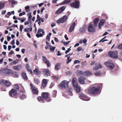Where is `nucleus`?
Segmentation results:
<instances>
[{"label":"nucleus","instance_id":"1a4fd4ad","mask_svg":"<svg viewBox=\"0 0 122 122\" xmlns=\"http://www.w3.org/2000/svg\"><path fill=\"white\" fill-rule=\"evenodd\" d=\"M17 94V91L15 89H12L9 92V95L11 97H15Z\"/></svg>","mask_w":122,"mask_h":122},{"label":"nucleus","instance_id":"9d476101","mask_svg":"<svg viewBox=\"0 0 122 122\" xmlns=\"http://www.w3.org/2000/svg\"><path fill=\"white\" fill-rule=\"evenodd\" d=\"M79 2L78 0L77 1H75V2H73L70 4V5L72 7H73L75 8H78L79 7Z\"/></svg>","mask_w":122,"mask_h":122},{"label":"nucleus","instance_id":"4c0bfd02","mask_svg":"<svg viewBox=\"0 0 122 122\" xmlns=\"http://www.w3.org/2000/svg\"><path fill=\"white\" fill-rule=\"evenodd\" d=\"M5 4L4 3L0 2V10L3 8Z\"/></svg>","mask_w":122,"mask_h":122},{"label":"nucleus","instance_id":"a878e982","mask_svg":"<svg viewBox=\"0 0 122 122\" xmlns=\"http://www.w3.org/2000/svg\"><path fill=\"white\" fill-rule=\"evenodd\" d=\"M99 20V19L98 18H97L95 19L94 20V26L95 27L97 26L98 22Z\"/></svg>","mask_w":122,"mask_h":122},{"label":"nucleus","instance_id":"13d9d810","mask_svg":"<svg viewBox=\"0 0 122 122\" xmlns=\"http://www.w3.org/2000/svg\"><path fill=\"white\" fill-rule=\"evenodd\" d=\"M69 41L66 42H63V43L64 44L65 46H66L69 43Z\"/></svg>","mask_w":122,"mask_h":122},{"label":"nucleus","instance_id":"09e8293b","mask_svg":"<svg viewBox=\"0 0 122 122\" xmlns=\"http://www.w3.org/2000/svg\"><path fill=\"white\" fill-rule=\"evenodd\" d=\"M87 42V40L86 39H84L83 40V43L85 45H86Z\"/></svg>","mask_w":122,"mask_h":122},{"label":"nucleus","instance_id":"2f4dec72","mask_svg":"<svg viewBox=\"0 0 122 122\" xmlns=\"http://www.w3.org/2000/svg\"><path fill=\"white\" fill-rule=\"evenodd\" d=\"M9 2H11L12 5H16L18 3L17 1L13 0H9Z\"/></svg>","mask_w":122,"mask_h":122},{"label":"nucleus","instance_id":"0eeeda50","mask_svg":"<svg viewBox=\"0 0 122 122\" xmlns=\"http://www.w3.org/2000/svg\"><path fill=\"white\" fill-rule=\"evenodd\" d=\"M79 97L82 100L85 101H88L90 98L88 97L85 95L83 93H80L79 94Z\"/></svg>","mask_w":122,"mask_h":122},{"label":"nucleus","instance_id":"7ed1b4c3","mask_svg":"<svg viewBox=\"0 0 122 122\" xmlns=\"http://www.w3.org/2000/svg\"><path fill=\"white\" fill-rule=\"evenodd\" d=\"M108 55L111 58L117 59L118 57V53L117 51H111L108 52Z\"/></svg>","mask_w":122,"mask_h":122},{"label":"nucleus","instance_id":"6e6552de","mask_svg":"<svg viewBox=\"0 0 122 122\" xmlns=\"http://www.w3.org/2000/svg\"><path fill=\"white\" fill-rule=\"evenodd\" d=\"M96 28L94 25L93 26V24H90L88 26V30L89 32H93L95 31Z\"/></svg>","mask_w":122,"mask_h":122},{"label":"nucleus","instance_id":"774afa93","mask_svg":"<svg viewBox=\"0 0 122 122\" xmlns=\"http://www.w3.org/2000/svg\"><path fill=\"white\" fill-rule=\"evenodd\" d=\"M64 37L66 40H68V37H67V35H65Z\"/></svg>","mask_w":122,"mask_h":122},{"label":"nucleus","instance_id":"4468645a","mask_svg":"<svg viewBox=\"0 0 122 122\" xmlns=\"http://www.w3.org/2000/svg\"><path fill=\"white\" fill-rule=\"evenodd\" d=\"M66 7L65 6H63L61 7L59 9L55 12V14H58L63 12L65 9Z\"/></svg>","mask_w":122,"mask_h":122},{"label":"nucleus","instance_id":"ddd939ff","mask_svg":"<svg viewBox=\"0 0 122 122\" xmlns=\"http://www.w3.org/2000/svg\"><path fill=\"white\" fill-rule=\"evenodd\" d=\"M42 60L43 62L47 64L48 67H49L50 66V63L47 60L46 57L44 56H42Z\"/></svg>","mask_w":122,"mask_h":122},{"label":"nucleus","instance_id":"5fc2aeb1","mask_svg":"<svg viewBox=\"0 0 122 122\" xmlns=\"http://www.w3.org/2000/svg\"><path fill=\"white\" fill-rule=\"evenodd\" d=\"M101 74L100 72H97L95 73V74L96 76H99Z\"/></svg>","mask_w":122,"mask_h":122},{"label":"nucleus","instance_id":"0e129e2a","mask_svg":"<svg viewBox=\"0 0 122 122\" xmlns=\"http://www.w3.org/2000/svg\"><path fill=\"white\" fill-rule=\"evenodd\" d=\"M86 61H85V62H83L82 63V65L83 66H86Z\"/></svg>","mask_w":122,"mask_h":122},{"label":"nucleus","instance_id":"5701e85b","mask_svg":"<svg viewBox=\"0 0 122 122\" xmlns=\"http://www.w3.org/2000/svg\"><path fill=\"white\" fill-rule=\"evenodd\" d=\"M34 72L36 75H39L41 73V72L40 71H39V70L36 68L33 71Z\"/></svg>","mask_w":122,"mask_h":122},{"label":"nucleus","instance_id":"c9c22d12","mask_svg":"<svg viewBox=\"0 0 122 122\" xmlns=\"http://www.w3.org/2000/svg\"><path fill=\"white\" fill-rule=\"evenodd\" d=\"M71 0H64L61 3V4H67L69 3Z\"/></svg>","mask_w":122,"mask_h":122},{"label":"nucleus","instance_id":"f3484780","mask_svg":"<svg viewBox=\"0 0 122 122\" xmlns=\"http://www.w3.org/2000/svg\"><path fill=\"white\" fill-rule=\"evenodd\" d=\"M85 80H86V79L85 77L81 76L79 78L78 81L80 83L82 84L84 83Z\"/></svg>","mask_w":122,"mask_h":122},{"label":"nucleus","instance_id":"dca6fc26","mask_svg":"<svg viewBox=\"0 0 122 122\" xmlns=\"http://www.w3.org/2000/svg\"><path fill=\"white\" fill-rule=\"evenodd\" d=\"M76 23L75 22H73L70 27L69 29V32H71L74 30L75 27Z\"/></svg>","mask_w":122,"mask_h":122},{"label":"nucleus","instance_id":"f03ea898","mask_svg":"<svg viewBox=\"0 0 122 122\" xmlns=\"http://www.w3.org/2000/svg\"><path fill=\"white\" fill-rule=\"evenodd\" d=\"M72 83L75 90L78 92L80 91V89L78 85L76 79L75 78H73L72 80Z\"/></svg>","mask_w":122,"mask_h":122},{"label":"nucleus","instance_id":"20e7f679","mask_svg":"<svg viewBox=\"0 0 122 122\" xmlns=\"http://www.w3.org/2000/svg\"><path fill=\"white\" fill-rule=\"evenodd\" d=\"M105 64L109 69L111 70L113 69L114 65L112 61H108L105 63Z\"/></svg>","mask_w":122,"mask_h":122},{"label":"nucleus","instance_id":"e433bc0d","mask_svg":"<svg viewBox=\"0 0 122 122\" xmlns=\"http://www.w3.org/2000/svg\"><path fill=\"white\" fill-rule=\"evenodd\" d=\"M49 47L51 51L52 52H53L54 51L56 48V47H51V45H49Z\"/></svg>","mask_w":122,"mask_h":122},{"label":"nucleus","instance_id":"7c9ffc66","mask_svg":"<svg viewBox=\"0 0 122 122\" xmlns=\"http://www.w3.org/2000/svg\"><path fill=\"white\" fill-rule=\"evenodd\" d=\"M60 64L57 63L55 66V69L56 70H58L60 68Z\"/></svg>","mask_w":122,"mask_h":122},{"label":"nucleus","instance_id":"f257e3e1","mask_svg":"<svg viewBox=\"0 0 122 122\" xmlns=\"http://www.w3.org/2000/svg\"><path fill=\"white\" fill-rule=\"evenodd\" d=\"M102 86V84H100L96 87L94 86L91 87L89 89L88 92L89 93L92 94H97L99 91L100 87Z\"/></svg>","mask_w":122,"mask_h":122},{"label":"nucleus","instance_id":"9b49d317","mask_svg":"<svg viewBox=\"0 0 122 122\" xmlns=\"http://www.w3.org/2000/svg\"><path fill=\"white\" fill-rule=\"evenodd\" d=\"M30 85L33 93L34 94H38V91L37 88L33 86V85L31 83L30 84Z\"/></svg>","mask_w":122,"mask_h":122},{"label":"nucleus","instance_id":"a18cd8bd","mask_svg":"<svg viewBox=\"0 0 122 122\" xmlns=\"http://www.w3.org/2000/svg\"><path fill=\"white\" fill-rule=\"evenodd\" d=\"M14 87L17 90L19 89V88L18 84H16V85H14Z\"/></svg>","mask_w":122,"mask_h":122},{"label":"nucleus","instance_id":"2eb2a0df","mask_svg":"<svg viewBox=\"0 0 122 122\" xmlns=\"http://www.w3.org/2000/svg\"><path fill=\"white\" fill-rule=\"evenodd\" d=\"M105 21V20L104 19H102L100 20L98 25V27L99 29L101 28V27L103 25Z\"/></svg>","mask_w":122,"mask_h":122},{"label":"nucleus","instance_id":"69168bd1","mask_svg":"<svg viewBox=\"0 0 122 122\" xmlns=\"http://www.w3.org/2000/svg\"><path fill=\"white\" fill-rule=\"evenodd\" d=\"M11 48V46L10 45H9L8 47V49L9 51H10Z\"/></svg>","mask_w":122,"mask_h":122},{"label":"nucleus","instance_id":"ea45409f","mask_svg":"<svg viewBox=\"0 0 122 122\" xmlns=\"http://www.w3.org/2000/svg\"><path fill=\"white\" fill-rule=\"evenodd\" d=\"M25 9L26 10V12H28L30 11V7L28 6H25Z\"/></svg>","mask_w":122,"mask_h":122},{"label":"nucleus","instance_id":"bb28decb","mask_svg":"<svg viewBox=\"0 0 122 122\" xmlns=\"http://www.w3.org/2000/svg\"><path fill=\"white\" fill-rule=\"evenodd\" d=\"M22 75L23 78L25 80H28V78L26 75V73H25L24 72H22Z\"/></svg>","mask_w":122,"mask_h":122},{"label":"nucleus","instance_id":"49530a36","mask_svg":"<svg viewBox=\"0 0 122 122\" xmlns=\"http://www.w3.org/2000/svg\"><path fill=\"white\" fill-rule=\"evenodd\" d=\"M80 63V61L79 60H76L74 61V64L79 63Z\"/></svg>","mask_w":122,"mask_h":122},{"label":"nucleus","instance_id":"58836bf2","mask_svg":"<svg viewBox=\"0 0 122 122\" xmlns=\"http://www.w3.org/2000/svg\"><path fill=\"white\" fill-rule=\"evenodd\" d=\"M70 56H68L67 59V61H66V63L67 64L69 63L71 61L72 59L70 58Z\"/></svg>","mask_w":122,"mask_h":122},{"label":"nucleus","instance_id":"4be33fe9","mask_svg":"<svg viewBox=\"0 0 122 122\" xmlns=\"http://www.w3.org/2000/svg\"><path fill=\"white\" fill-rule=\"evenodd\" d=\"M21 67L22 66L21 65H19L16 66H14L13 67V68L15 70H19L21 68Z\"/></svg>","mask_w":122,"mask_h":122},{"label":"nucleus","instance_id":"72a5a7b5","mask_svg":"<svg viewBox=\"0 0 122 122\" xmlns=\"http://www.w3.org/2000/svg\"><path fill=\"white\" fill-rule=\"evenodd\" d=\"M51 32H50L47 35L46 39V40L48 41H50V36H51Z\"/></svg>","mask_w":122,"mask_h":122},{"label":"nucleus","instance_id":"423d86ee","mask_svg":"<svg viewBox=\"0 0 122 122\" xmlns=\"http://www.w3.org/2000/svg\"><path fill=\"white\" fill-rule=\"evenodd\" d=\"M67 19V16L66 15H64L62 18H60L57 20V22L58 24L64 23L66 21Z\"/></svg>","mask_w":122,"mask_h":122},{"label":"nucleus","instance_id":"052dcab7","mask_svg":"<svg viewBox=\"0 0 122 122\" xmlns=\"http://www.w3.org/2000/svg\"><path fill=\"white\" fill-rule=\"evenodd\" d=\"M56 23L54 22H52L51 25V26L52 27L56 25Z\"/></svg>","mask_w":122,"mask_h":122},{"label":"nucleus","instance_id":"603ef678","mask_svg":"<svg viewBox=\"0 0 122 122\" xmlns=\"http://www.w3.org/2000/svg\"><path fill=\"white\" fill-rule=\"evenodd\" d=\"M82 49V48L81 47H79L77 48V50L78 51H81Z\"/></svg>","mask_w":122,"mask_h":122},{"label":"nucleus","instance_id":"c03bdc74","mask_svg":"<svg viewBox=\"0 0 122 122\" xmlns=\"http://www.w3.org/2000/svg\"><path fill=\"white\" fill-rule=\"evenodd\" d=\"M13 75L14 76H17L19 75V73L16 72H14L13 73Z\"/></svg>","mask_w":122,"mask_h":122},{"label":"nucleus","instance_id":"b1692460","mask_svg":"<svg viewBox=\"0 0 122 122\" xmlns=\"http://www.w3.org/2000/svg\"><path fill=\"white\" fill-rule=\"evenodd\" d=\"M11 71L10 70L8 69H5L3 71V73L5 74H8Z\"/></svg>","mask_w":122,"mask_h":122},{"label":"nucleus","instance_id":"680f3d73","mask_svg":"<svg viewBox=\"0 0 122 122\" xmlns=\"http://www.w3.org/2000/svg\"><path fill=\"white\" fill-rule=\"evenodd\" d=\"M42 29H39L38 30L37 33H40L41 32L42 30Z\"/></svg>","mask_w":122,"mask_h":122},{"label":"nucleus","instance_id":"393cba45","mask_svg":"<svg viewBox=\"0 0 122 122\" xmlns=\"http://www.w3.org/2000/svg\"><path fill=\"white\" fill-rule=\"evenodd\" d=\"M84 72L80 70H78L76 72V74L78 76L84 75Z\"/></svg>","mask_w":122,"mask_h":122},{"label":"nucleus","instance_id":"338daca9","mask_svg":"<svg viewBox=\"0 0 122 122\" xmlns=\"http://www.w3.org/2000/svg\"><path fill=\"white\" fill-rule=\"evenodd\" d=\"M7 40L8 41H10L11 39V37L8 36H7Z\"/></svg>","mask_w":122,"mask_h":122},{"label":"nucleus","instance_id":"412c9836","mask_svg":"<svg viewBox=\"0 0 122 122\" xmlns=\"http://www.w3.org/2000/svg\"><path fill=\"white\" fill-rule=\"evenodd\" d=\"M96 66L94 67L93 68V70H97L99 69L102 68V66L101 64H98L97 65H96Z\"/></svg>","mask_w":122,"mask_h":122},{"label":"nucleus","instance_id":"3c124183","mask_svg":"<svg viewBox=\"0 0 122 122\" xmlns=\"http://www.w3.org/2000/svg\"><path fill=\"white\" fill-rule=\"evenodd\" d=\"M118 48L120 50H122V43L118 46Z\"/></svg>","mask_w":122,"mask_h":122},{"label":"nucleus","instance_id":"6e6d98bb","mask_svg":"<svg viewBox=\"0 0 122 122\" xmlns=\"http://www.w3.org/2000/svg\"><path fill=\"white\" fill-rule=\"evenodd\" d=\"M23 26L22 25H20V30L21 32H22V30L23 28Z\"/></svg>","mask_w":122,"mask_h":122},{"label":"nucleus","instance_id":"4d7b16f0","mask_svg":"<svg viewBox=\"0 0 122 122\" xmlns=\"http://www.w3.org/2000/svg\"><path fill=\"white\" fill-rule=\"evenodd\" d=\"M29 28H27V29L25 28L24 30V31L26 32H29Z\"/></svg>","mask_w":122,"mask_h":122},{"label":"nucleus","instance_id":"473e14b6","mask_svg":"<svg viewBox=\"0 0 122 122\" xmlns=\"http://www.w3.org/2000/svg\"><path fill=\"white\" fill-rule=\"evenodd\" d=\"M86 30V29L85 27H82L80 29V32H84Z\"/></svg>","mask_w":122,"mask_h":122},{"label":"nucleus","instance_id":"bf43d9fd","mask_svg":"<svg viewBox=\"0 0 122 122\" xmlns=\"http://www.w3.org/2000/svg\"><path fill=\"white\" fill-rule=\"evenodd\" d=\"M18 61L17 60L14 61H13V63L15 64H16L17 63Z\"/></svg>","mask_w":122,"mask_h":122},{"label":"nucleus","instance_id":"f704fd0d","mask_svg":"<svg viewBox=\"0 0 122 122\" xmlns=\"http://www.w3.org/2000/svg\"><path fill=\"white\" fill-rule=\"evenodd\" d=\"M72 88H70L68 90V93L71 96H72L73 95L72 93Z\"/></svg>","mask_w":122,"mask_h":122},{"label":"nucleus","instance_id":"de8ad7c7","mask_svg":"<svg viewBox=\"0 0 122 122\" xmlns=\"http://www.w3.org/2000/svg\"><path fill=\"white\" fill-rule=\"evenodd\" d=\"M71 46H70V48L68 49L67 50H66L65 52V53L66 54H67L70 51H71Z\"/></svg>","mask_w":122,"mask_h":122},{"label":"nucleus","instance_id":"aec40b11","mask_svg":"<svg viewBox=\"0 0 122 122\" xmlns=\"http://www.w3.org/2000/svg\"><path fill=\"white\" fill-rule=\"evenodd\" d=\"M42 96L44 99H46L48 97V94L47 93L44 92L42 94Z\"/></svg>","mask_w":122,"mask_h":122},{"label":"nucleus","instance_id":"864d4df0","mask_svg":"<svg viewBox=\"0 0 122 122\" xmlns=\"http://www.w3.org/2000/svg\"><path fill=\"white\" fill-rule=\"evenodd\" d=\"M41 18L39 16V15H37V19L36 20V21H39V20H40Z\"/></svg>","mask_w":122,"mask_h":122},{"label":"nucleus","instance_id":"c756f323","mask_svg":"<svg viewBox=\"0 0 122 122\" xmlns=\"http://www.w3.org/2000/svg\"><path fill=\"white\" fill-rule=\"evenodd\" d=\"M26 96L24 94H22L20 97L19 98L20 99L22 100H24L26 98Z\"/></svg>","mask_w":122,"mask_h":122},{"label":"nucleus","instance_id":"79ce46f5","mask_svg":"<svg viewBox=\"0 0 122 122\" xmlns=\"http://www.w3.org/2000/svg\"><path fill=\"white\" fill-rule=\"evenodd\" d=\"M36 36L38 38L39 37H42L43 36V35L41 33L40 34H36Z\"/></svg>","mask_w":122,"mask_h":122},{"label":"nucleus","instance_id":"37998d69","mask_svg":"<svg viewBox=\"0 0 122 122\" xmlns=\"http://www.w3.org/2000/svg\"><path fill=\"white\" fill-rule=\"evenodd\" d=\"M31 12H29L27 13V15L28 16L29 19H31L32 17V15H31Z\"/></svg>","mask_w":122,"mask_h":122},{"label":"nucleus","instance_id":"a211bd4d","mask_svg":"<svg viewBox=\"0 0 122 122\" xmlns=\"http://www.w3.org/2000/svg\"><path fill=\"white\" fill-rule=\"evenodd\" d=\"M43 74L44 76H48L50 75V74L49 70L47 69H45L43 71Z\"/></svg>","mask_w":122,"mask_h":122},{"label":"nucleus","instance_id":"c85d7f7f","mask_svg":"<svg viewBox=\"0 0 122 122\" xmlns=\"http://www.w3.org/2000/svg\"><path fill=\"white\" fill-rule=\"evenodd\" d=\"M44 99L41 97H39L37 98L38 101L44 103Z\"/></svg>","mask_w":122,"mask_h":122},{"label":"nucleus","instance_id":"6ab92c4d","mask_svg":"<svg viewBox=\"0 0 122 122\" xmlns=\"http://www.w3.org/2000/svg\"><path fill=\"white\" fill-rule=\"evenodd\" d=\"M47 80L46 79H43L42 81V85L43 87H45L47 84Z\"/></svg>","mask_w":122,"mask_h":122},{"label":"nucleus","instance_id":"e2e57ef3","mask_svg":"<svg viewBox=\"0 0 122 122\" xmlns=\"http://www.w3.org/2000/svg\"><path fill=\"white\" fill-rule=\"evenodd\" d=\"M26 20L25 18H24L20 20V22L22 23L24 22Z\"/></svg>","mask_w":122,"mask_h":122},{"label":"nucleus","instance_id":"a19ab883","mask_svg":"<svg viewBox=\"0 0 122 122\" xmlns=\"http://www.w3.org/2000/svg\"><path fill=\"white\" fill-rule=\"evenodd\" d=\"M34 81L35 83L38 85L39 82V80L38 78H35L34 79Z\"/></svg>","mask_w":122,"mask_h":122},{"label":"nucleus","instance_id":"f8f14e48","mask_svg":"<svg viewBox=\"0 0 122 122\" xmlns=\"http://www.w3.org/2000/svg\"><path fill=\"white\" fill-rule=\"evenodd\" d=\"M0 83L2 85H5L7 86L10 85V83L7 80H1L0 81Z\"/></svg>","mask_w":122,"mask_h":122},{"label":"nucleus","instance_id":"8fccbe9b","mask_svg":"<svg viewBox=\"0 0 122 122\" xmlns=\"http://www.w3.org/2000/svg\"><path fill=\"white\" fill-rule=\"evenodd\" d=\"M27 69L28 71V72H29L30 74H32V73L33 72L32 70L31 69L29 68Z\"/></svg>","mask_w":122,"mask_h":122},{"label":"nucleus","instance_id":"cd10ccee","mask_svg":"<svg viewBox=\"0 0 122 122\" xmlns=\"http://www.w3.org/2000/svg\"><path fill=\"white\" fill-rule=\"evenodd\" d=\"M84 73V75L88 76L91 75L92 74L91 72L90 71H86Z\"/></svg>","mask_w":122,"mask_h":122},{"label":"nucleus","instance_id":"39448f33","mask_svg":"<svg viewBox=\"0 0 122 122\" xmlns=\"http://www.w3.org/2000/svg\"><path fill=\"white\" fill-rule=\"evenodd\" d=\"M69 83L68 81L65 80L62 81L60 84V85L62 88H66L68 87Z\"/></svg>","mask_w":122,"mask_h":122}]
</instances>
